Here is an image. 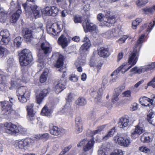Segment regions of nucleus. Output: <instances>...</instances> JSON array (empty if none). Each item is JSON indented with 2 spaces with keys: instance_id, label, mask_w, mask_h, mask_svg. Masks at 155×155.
<instances>
[{
  "instance_id": "1",
  "label": "nucleus",
  "mask_w": 155,
  "mask_h": 155,
  "mask_svg": "<svg viewBox=\"0 0 155 155\" xmlns=\"http://www.w3.org/2000/svg\"><path fill=\"white\" fill-rule=\"evenodd\" d=\"M139 56V53L137 52L136 49H134L129 56L127 63H124L122 64L115 71H114L111 74L110 76H115L113 79H110L109 82L112 83L115 81L117 79L116 75L121 70L122 73H124L128 71L132 66H134L136 63Z\"/></svg>"
},
{
  "instance_id": "2",
  "label": "nucleus",
  "mask_w": 155,
  "mask_h": 155,
  "mask_svg": "<svg viewBox=\"0 0 155 155\" xmlns=\"http://www.w3.org/2000/svg\"><path fill=\"white\" fill-rule=\"evenodd\" d=\"M110 13V12L109 11L107 14L104 17L102 14H99L98 15L97 18V20L101 22L100 24V25L109 27L116 22V18L114 16H112L111 17H108Z\"/></svg>"
},
{
  "instance_id": "3",
  "label": "nucleus",
  "mask_w": 155,
  "mask_h": 155,
  "mask_svg": "<svg viewBox=\"0 0 155 155\" xmlns=\"http://www.w3.org/2000/svg\"><path fill=\"white\" fill-rule=\"evenodd\" d=\"M19 61L21 66H26L32 61L31 53L28 49H24L20 54Z\"/></svg>"
},
{
  "instance_id": "4",
  "label": "nucleus",
  "mask_w": 155,
  "mask_h": 155,
  "mask_svg": "<svg viewBox=\"0 0 155 155\" xmlns=\"http://www.w3.org/2000/svg\"><path fill=\"white\" fill-rule=\"evenodd\" d=\"M114 140L116 143L124 147H128L131 143L130 138L126 134H117L114 137Z\"/></svg>"
},
{
  "instance_id": "5",
  "label": "nucleus",
  "mask_w": 155,
  "mask_h": 155,
  "mask_svg": "<svg viewBox=\"0 0 155 155\" xmlns=\"http://www.w3.org/2000/svg\"><path fill=\"white\" fill-rule=\"evenodd\" d=\"M22 5L26 13L33 12L35 18L40 17L42 14V10L36 5H28L26 2L23 4Z\"/></svg>"
},
{
  "instance_id": "6",
  "label": "nucleus",
  "mask_w": 155,
  "mask_h": 155,
  "mask_svg": "<svg viewBox=\"0 0 155 155\" xmlns=\"http://www.w3.org/2000/svg\"><path fill=\"white\" fill-rule=\"evenodd\" d=\"M17 94L18 100L21 103L26 102L30 95L29 91L27 90L26 87L24 86L18 87Z\"/></svg>"
},
{
  "instance_id": "7",
  "label": "nucleus",
  "mask_w": 155,
  "mask_h": 155,
  "mask_svg": "<svg viewBox=\"0 0 155 155\" xmlns=\"http://www.w3.org/2000/svg\"><path fill=\"white\" fill-rule=\"evenodd\" d=\"M83 26L85 32L89 31L92 33L97 34L98 33V31L96 26L91 23L89 20L86 19Z\"/></svg>"
},
{
  "instance_id": "8",
  "label": "nucleus",
  "mask_w": 155,
  "mask_h": 155,
  "mask_svg": "<svg viewBox=\"0 0 155 155\" xmlns=\"http://www.w3.org/2000/svg\"><path fill=\"white\" fill-rule=\"evenodd\" d=\"M2 108V113L5 115L9 114L12 110V105L8 101H4L0 102V108Z\"/></svg>"
},
{
  "instance_id": "9",
  "label": "nucleus",
  "mask_w": 155,
  "mask_h": 155,
  "mask_svg": "<svg viewBox=\"0 0 155 155\" xmlns=\"http://www.w3.org/2000/svg\"><path fill=\"white\" fill-rule=\"evenodd\" d=\"M10 33L7 30H2L0 32V44L6 45L10 41Z\"/></svg>"
},
{
  "instance_id": "10",
  "label": "nucleus",
  "mask_w": 155,
  "mask_h": 155,
  "mask_svg": "<svg viewBox=\"0 0 155 155\" xmlns=\"http://www.w3.org/2000/svg\"><path fill=\"white\" fill-rule=\"evenodd\" d=\"M94 143V140L93 139H91L90 141L84 139L78 144V147H81L82 146H84V151H87L92 148Z\"/></svg>"
},
{
  "instance_id": "11",
  "label": "nucleus",
  "mask_w": 155,
  "mask_h": 155,
  "mask_svg": "<svg viewBox=\"0 0 155 155\" xmlns=\"http://www.w3.org/2000/svg\"><path fill=\"white\" fill-rule=\"evenodd\" d=\"M6 133L12 135L17 134L18 127L11 123H7L4 125Z\"/></svg>"
},
{
  "instance_id": "12",
  "label": "nucleus",
  "mask_w": 155,
  "mask_h": 155,
  "mask_svg": "<svg viewBox=\"0 0 155 155\" xmlns=\"http://www.w3.org/2000/svg\"><path fill=\"white\" fill-rule=\"evenodd\" d=\"M50 91V89H45L41 90L40 92L36 94V100L37 103L40 104L44 98L46 97Z\"/></svg>"
},
{
  "instance_id": "13",
  "label": "nucleus",
  "mask_w": 155,
  "mask_h": 155,
  "mask_svg": "<svg viewBox=\"0 0 155 155\" xmlns=\"http://www.w3.org/2000/svg\"><path fill=\"white\" fill-rule=\"evenodd\" d=\"M40 49L45 55H48L52 51V48L51 45L47 42H44L41 43L40 45Z\"/></svg>"
},
{
  "instance_id": "14",
  "label": "nucleus",
  "mask_w": 155,
  "mask_h": 155,
  "mask_svg": "<svg viewBox=\"0 0 155 155\" xmlns=\"http://www.w3.org/2000/svg\"><path fill=\"white\" fill-rule=\"evenodd\" d=\"M144 130L142 127H140L139 125L136 126L135 128L131 131V136L133 139L137 138L139 135L143 133Z\"/></svg>"
},
{
  "instance_id": "15",
  "label": "nucleus",
  "mask_w": 155,
  "mask_h": 155,
  "mask_svg": "<svg viewBox=\"0 0 155 155\" xmlns=\"http://www.w3.org/2000/svg\"><path fill=\"white\" fill-rule=\"evenodd\" d=\"M82 41L84 43L81 47L80 49L85 51H87L91 45V42L89 39V36L86 35L82 40Z\"/></svg>"
},
{
  "instance_id": "16",
  "label": "nucleus",
  "mask_w": 155,
  "mask_h": 155,
  "mask_svg": "<svg viewBox=\"0 0 155 155\" xmlns=\"http://www.w3.org/2000/svg\"><path fill=\"white\" fill-rule=\"evenodd\" d=\"M16 8V9H17L16 12L14 13L12 16L11 22L12 23H15L17 21L21 13L20 5L19 4H17Z\"/></svg>"
},
{
  "instance_id": "17",
  "label": "nucleus",
  "mask_w": 155,
  "mask_h": 155,
  "mask_svg": "<svg viewBox=\"0 0 155 155\" xmlns=\"http://www.w3.org/2000/svg\"><path fill=\"white\" fill-rule=\"evenodd\" d=\"M104 90V88L103 89L102 87L97 90L94 89L91 93V95L93 97L97 99V101H99L101 99Z\"/></svg>"
},
{
  "instance_id": "18",
  "label": "nucleus",
  "mask_w": 155,
  "mask_h": 155,
  "mask_svg": "<svg viewBox=\"0 0 155 155\" xmlns=\"http://www.w3.org/2000/svg\"><path fill=\"white\" fill-rule=\"evenodd\" d=\"M140 103L145 106H148L150 107L152 106L153 100L146 97H143L140 98L139 100Z\"/></svg>"
},
{
  "instance_id": "19",
  "label": "nucleus",
  "mask_w": 155,
  "mask_h": 155,
  "mask_svg": "<svg viewBox=\"0 0 155 155\" xmlns=\"http://www.w3.org/2000/svg\"><path fill=\"white\" fill-rule=\"evenodd\" d=\"M21 81H24V79L23 78L21 79L19 78H18L16 77H15V78H13L11 81V86L9 87V89L12 90L18 87L20 84V82Z\"/></svg>"
},
{
  "instance_id": "20",
  "label": "nucleus",
  "mask_w": 155,
  "mask_h": 155,
  "mask_svg": "<svg viewBox=\"0 0 155 155\" xmlns=\"http://www.w3.org/2000/svg\"><path fill=\"white\" fill-rule=\"evenodd\" d=\"M52 124H49L50 132L52 135L58 136L62 132V130L58 128L56 126H53Z\"/></svg>"
},
{
  "instance_id": "21",
  "label": "nucleus",
  "mask_w": 155,
  "mask_h": 155,
  "mask_svg": "<svg viewBox=\"0 0 155 155\" xmlns=\"http://www.w3.org/2000/svg\"><path fill=\"white\" fill-rule=\"evenodd\" d=\"M109 50V49L107 48H101L98 50V54L101 57H107L110 55Z\"/></svg>"
},
{
  "instance_id": "22",
  "label": "nucleus",
  "mask_w": 155,
  "mask_h": 155,
  "mask_svg": "<svg viewBox=\"0 0 155 155\" xmlns=\"http://www.w3.org/2000/svg\"><path fill=\"white\" fill-rule=\"evenodd\" d=\"M15 66L16 64L13 58H10L8 59L6 69L7 71L11 72L15 69Z\"/></svg>"
},
{
  "instance_id": "23",
  "label": "nucleus",
  "mask_w": 155,
  "mask_h": 155,
  "mask_svg": "<svg viewBox=\"0 0 155 155\" xmlns=\"http://www.w3.org/2000/svg\"><path fill=\"white\" fill-rule=\"evenodd\" d=\"M24 31V38L27 42H30L33 38L32 36V31L28 28L25 29Z\"/></svg>"
},
{
  "instance_id": "24",
  "label": "nucleus",
  "mask_w": 155,
  "mask_h": 155,
  "mask_svg": "<svg viewBox=\"0 0 155 155\" xmlns=\"http://www.w3.org/2000/svg\"><path fill=\"white\" fill-rule=\"evenodd\" d=\"M33 107V104H29L27 106V110L28 114L30 118V120L32 121L34 120V117L35 112L33 111L32 108Z\"/></svg>"
},
{
  "instance_id": "25",
  "label": "nucleus",
  "mask_w": 155,
  "mask_h": 155,
  "mask_svg": "<svg viewBox=\"0 0 155 155\" xmlns=\"http://www.w3.org/2000/svg\"><path fill=\"white\" fill-rule=\"evenodd\" d=\"M58 41V44L61 45L63 48L67 46L68 45V40L63 35L59 37Z\"/></svg>"
},
{
  "instance_id": "26",
  "label": "nucleus",
  "mask_w": 155,
  "mask_h": 155,
  "mask_svg": "<svg viewBox=\"0 0 155 155\" xmlns=\"http://www.w3.org/2000/svg\"><path fill=\"white\" fill-rule=\"evenodd\" d=\"M61 112L68 115H71L72 114V111L71 109L70 103H66L64 107L61 110Z\"/></svg>"
},
{
  "instance_id": "27",
  "label": "nucleus",
  "mask_w": 155,
  "mask_h": 155,
  "mask_svg": "<svg viewBox=\"0 0 155 155\" xmlns=\"http://www.w3.org/2000/svg\"><path fill=\"white\" fill-rule=\"evenodd\" d=\"M129 123V120L127 117H123L120 120L118 126L120 128H123L128 125Z\"/></svg>"
},
{
  "instance_id": "28",
  "label": "nucleus",
  "mask_w": 155,
  "mask_h": 155,
  "mask_svg": "<svg viewBox=\"0 0 155 155\" xmlns=\"http://www.w3.org/2000/svg\"><path fill=\"white\" fill-rule=\"evenodd\" d=\"M58 56V57L55 64V66L58 68L61 67L63 64V56L62 55H59L58 54H54L52 55V57L54 58Z\"/></svg>"
},
{
  "instance_id": "29",
  "label": "nucleus",
  "mask_w": 155,
  "mask_h": 155,
  "mask_svg": "<svg viewBox=\"0 0 155 155\" xmlns=\"http://www.w3.org/2000/svg\"><path fill=\"white\" fill-rule=\"evenodd\" d=\"M65 88V86L63 83L59 82L56 84L54 88V90L56 93L58 94L62 91Z\"/></svg>"
},
{
  "instance_id": "30",
  "label": "nucleus",
  "mask_w": 155,
  "mask_h": 155,
  "mask_svg": "<svg viewBox=\"0 0 155 155\" xmlns=\"http://www.w3.org/2000/svg\"><path fill=\"white\" fill-rule=\"evenodd\" d=\"M121 92V91L119 88H117L115 90V92L112 98V102L114 104L116 103L119 100V96Z\"/></svg>"
},
{
  "instance_id": "31",
  "label": "nucleus",
  "mask_w": 155,
  "mask_h": 155,
  "mask_svg": "<svg viewBox=\"0 0 155 155\" xmlns=\"http://www.w3.org/2000/svg\"><path fill=\"white\" fill-rule=\"evenodd\" d=\"M29 143V141L27 139H22L17 142V145L18 148L21 149H23L27 146Z\"/></svg>"
},
{
  "instance_id": "32",
  "label": "nucleus",
  "mask_w": 155,
  "mask_h": 155,
  "mask_svg": "<svg viewBox=\"0 0 155 155\" xmlns=\"http://www.w3.org/2000/svg\"><path fill=\"white\" fill-rule=\"evenodd\" d=\"M7 12L2 8L0 7V22H3L5 20Z\"/></svg>"
},
{
  "instance_id": "33",
  "label": "nucleus",
  "mask_w": 155,
  "mask_h": 155,
  "mask_svg": "<svg viewBox=\"0 0 155 155\" xmlns=\"http://www.w3.org/2000/svg\"><path fill=\"white\" fill-rule=\"evenodd\" d=\"M57 27L56 25L52 24L51 26H48L47 28V32L50 34H51L54 35H56L57 34L56 30H55L54 27Z\"/></svg>"
},
{
  "instance_id": "34",
  "label": "nucleus",
  "mask_w": 155,
  "mask_h": 155,
  "mask_svg": "<svg viewBox=\"0 0 155 155\" xmlns=\"http://www.w3.org/2000/svg\"><path fill=\"white\" fill-rule=\"evenodd\" d=\"M139 150L145 153H148V155H154V152L145 146H142L139 148Z\"/></svg>"
},
{
  "instance_id": "35",
  "label": "nucleus",
  "mask_w": 155,
  "mask_h": 155,
  "mask_svg": "<svg viewBox=\"0 0 155 155\" xmlns=\"http://www.w3.org/2000/svg\"><path fill=\"white\" fill-rule=\"evenodd\" d=\"M51 110L48 108L46 106H45L42 108L41 114L42 115L49 117L51 115Z\"/></svg>"
},
{
  "instance_id": "36",
  "label": "nucleus",
  "mask_w": 155,
  "mask_h": 155,
  "mask_svg": "<svg viewBox=\"0 0 155 155\" xmlns=\"http://www.w3.org/2000/svg\"><path fill=\"white\" fill-rule=\"evenodd\" d=\"M85 63V58L84 57L80 56L77 60L75 64L76 67H78V66L83 65Z\"/></svg>"
},
{
  "instance_id": "37",
  "label": "nucleus",
  "mask_w": 155,
  "mask_h": 155,
  "mask_svg": "<svg viewBox=\"0 0 155 155\" xmlns=\"http://www.w3.org/2000/svg\"><path fill=\"white\" fill-rule=\"evenodd\" d=\"M48 73V69H45L40 77V81L41 83H43L46 81Z\"/></svg>"
},
{
  "instance_id": "38",
  "label": "nucleus",
  "mask_w": 155,
  "mask_h": 155,
  "mask_svg": "<svg viewBox=\"0 0 155 155\" xmlns=\"http://www.w3.org/2000/svg\"><path fill=\"white\" fill-rule=\"evenodd\" d=\"M155 114L153 112H150L147 115V119L148 121L150 124L153 125H155Z\"/></svg>"
},
{
  "instance_id": "39",
  "label": "nucleus",
  "mask_w": 155,
  "mask_h": 155,
  "mask_svg": "<svg viewBox=\"0 0 155 155\" xmlns=\"http://www.w3.org/2000/svg\"><path fill=\"white\" fill-rule=\"evenodd\" d=\"M87 103L86 99L83 97L79 98L75 101L76 104L78 106H83Z\"/></svg>"
},
{
  "instance_id": "40",
  "label": "nucleus",
  "mask_w": 155,
  "mask_h": 155,
  "mask_svg": "<svg viewBox=\"0 0 155 155\" xmlns=\"http://www.w3.org/2000/svg\"><path fill=\"white\" fill-rule=\"evenodd\" d=\"M9 53L8 51L6 48L0 46V58L6 56Z\"/></svg>"
},
{
  "instance_id": "41",
  "label": "nucleus",
  "mask_w": 155,
  "mask_h": 155,
  "mask_svg": "<svg viewBox=\"0 0 155 155\" xmlns=\"http://www.w3.org/2000/svg\"><path fill=\"white\" fill-rule=\"evenodd\" d=\"M14 41L15 46L18 48L21 46L22 41L21 38L20 37H17L15 39Z\"/></svg>"
},
{
  "instance_id": "42",
  "label": "nucleus",
  "mask_w": 155,
  "mask_h": 155,
  "mask_svg": "<svg viewBox=\"0 0 155 155\" xmlns=\"http://www.w3.org/2000/svg\"><path fill=\"white\" fill-rule=\"evenodd\" d=\"M108 148L103 146L98 151V155H107V150Z\"/></svg>"
},
{
  "instance_id": "43",
  "label": "nucleus",
  "mask_w": 155,
  "mask_h": 155,
  "mask_svg": "<svg viewBox=\"0 0 155 155\" xmlns=\"http://www.w3.org/2000/svg\"><path fill=\"white\" fill-rule=\"evenodd\" d=\"M115 132V128L114 127H113L110 130L107 134L103 137V139L104 140H107L109 137L113 136Z\"/></svg>"
},
{
  "instance_id": "44",
  "label": "nucleus",
  "mask_w": 155,
  "mask_h": 155,
  "mask_svg": "<svg viewBox=\"0 0 155 155\" xmlns=\"http://www.w3.org/2000/svg\"><path fill=\"white\" fill-rule=\"evenodd\" d=\"M146 134L144 133L142 135L140 140L143 143H149L150 141V137L146 136Z\"/></svg>"
},
{
  "instance_id": "45",
  "label": "nucleus",
  "mask_w": 155,
  "mask_h": 155,
  "mask_svg": "<svg viewBox=\"0 0 155 155\" xmlns=\"http://www.w3.org/2000/svg\"><path fill=\"white\" fill-rule=\"evenodd\" d=\"M58 12L59 9L57 7L54 6H52L50 16H56L58 14Z\"/></svg>"
},
{
  "instance_id": "46",
  "label": "nucleus",
  "mask_w": 155,
  "mask_h": 155,
  "mask_svg": "<svg viewBox=\"0 0 155 155\" xmlns=\"http://www.w3.org/2000/svg\"><path fill=\"white\" fill-rule=\"evenodd\" d=\"M141 21L142 19L139 18H137L132 23L133 28L134 29H136L137 28V26Z\"/></svg>"
},
{
  "instance_id": "47",
  "label": "nucleus",
  "mask_w": 155,
  "mask_h": 155,
  "mask_svg": "<svg viewBox=\"0 0 155 155\" xmlns=\"http://www.w3.org/2000/svg\"><path fill=\"white\" fill-rule=\"evenodd\" d=\"M148 0H137L136 1V4L138 7L143 6L148 2Z\"/></svg>"
},
{
  "instance_id": "48",
  "label": "nucleus",
  "mask_w": 155,
  "mask_h": 155,
  "mask_svg": "<svg viewBox=\"0 0 155 155\" xmlns=\"http://www.w3.org/2000/svg\"><path fill=\"white\" fill-rule=\"evenodd\" d=\"M51 7L47 6L43 10V12L46 15L50 16Z\"/></svg>"
},
{
  "instance_id": "49",
  "label": "nucleus",
  "mask_w": 155,
  "mask_h": 155,
  "mask_svg": "<svg viewBox=\"0 0 155 155\" xmlns=\"http://www.w3.org/2000/svg\"><path fill=\"white\" fill-rule=\"evenodd\" d=\"M39 138L45 140H47L49 137V134L48 133L38 134L37 135Z\"/></svg>"
},
{
  "instance_id": "50",
  "label": "nucleus",
  "mask_w": 155,
  "mask_h": 155,
  "mask_svg": "<svg viewBox=\"0 0 155 155\" xmlns=\"http://www.w3.org/2000/svg\"><path fill=\"white\" fill-rule=\"evenodd\" d=\"M17 130L18 131L17 132V134L19 133L22 135H24L26 133V130L25 129L22 127L19 126L17 127Z\"/></svg>"
},
{
  "instance_id": "51",
  "label": "nucleus",
  "mask_w": 155,
  "mask_h": 155,
  "mask_svg": "<svg viewBox=\"0 0 155 155\" xmlns=\"http://www.w3.org/2000/svg\"><path fill=\"white\" fill-rule=\"evenodd\" d=\"M6 77L2 74H0V85H4L6 82Z\"/></svg>"
},
{
  "instance_id": "52",
  "label": "nucleus",
  "mask_w": 155,
  "mask_h": 155,
  "mask_svg": "<svg viewBox=\"0 0 155 155\" xmlns=\"http://www.w3.org/2000/svg\"><path fill=\"white\" fill-rule=\"evenodd\" d=\"M136 73L140 74L142 72L146 71V69L145 66L141 67H137Z\"/></svg>"
},
{
  "instance_id": "53",
  "label": "nucleus",
  "mask_w": 155,
  "mask_h": 155,
  "mask_svg": "<svg viewBox=\"0 0 155 155\" xmlns=\"http://www.w3.org/2000/svg\"><path fill=\"white\" fill-rule=\"evenodd\" d=\"M105 126V125H103L98 127L97 130H94L92 131V134H93L94 135H95L99 133L104 128Z\"/></svg>"
},
{
  "instance_id": "54",
  "label": "nucleus",
  "mask_w": 155,
  "mask_h": 155,
  "mask_svg": "<svg viewBox=\"0 0 155 155\" xmlns=\"http://www.w3.org/2000/svg\"><path fill=\"white\" fill-rule=\"evenodd\" d=\"M123 152L121 150L117 149L112 152L110 155H123Z\"/></svg>"
},
{
  "instance_id": "55",
  "label": "nucleus",
  "mask_w": 155,
  "mask_h": 155,
  "mask_svg": "<svg viewBox=\"0 0 155 155\" xmlns=\"http://www.w3.org/2000/svg\"><path fill=\"white\" fill-rule=\"evenodd\" d=\"M145 67L146 69V71L152 70L155 68V62L151 64L150 65L145 66Z\"/></svg>"
},
{
  "instance_id": "56",
  "label": "nucleus",
  "mask_w": 155,
  "mask_h": 155,
  "mask_svg": "<svg viewBox=\"0 0 155 155\" xmlns=\"http://www.w3.org/2000/svg\"><path fill=\"white\" fill-rule=\"evenodd\" d=\"M128 37L127 35H124L121 38L119 39L117 41L119 44L124 43L125 42Z\"/></svg>"
},
{
  "instance_id": "57",
  "label": "nucleus",
  "mask_w": 155,
  "mask_h": 155,
  "mask_svg": "<svg viewBox=\"0 0 155 155\" xmlns=\"http://www.w3.org/2000/svg\"><path fill=\"white\" fill-rule=\"evenodd\" d=\"M38 61L39 63V64H38L39 66H40L42 68L43 67H44V60L43 59H41V55L38 54Z\"/></svg>"
},
{
  "instance_id": "58",
  "label": "nucleus",
  "mask_w": 155,
  "mask_h": 155,
  "mask_svg": "<svg viewBox=\"0 0 155 155\" xmlns=\"http://www.w3.org/2000/svg\"><path fill=\"white\" fill-rule=\"evenodd\" d=\"M74 21L75 23H80L82 21L81 17L75 16L74 18Z\"/></svg>"
},
{
  "instance_id": "59",
  "label": "nucleus",
  "mask_w": 155,
  "mask_h": 155,
  "mask_svg": "<svg viewBox=\"0 0 155 155\" xmlns=\"http://www.w3.org/2000/svg\"><path fill=\"white\" fill-rule=\"evenodd\" d=\"M111 34L114 37H117V36L119 35V34H118V30L117 29L116 30L115 29H112L110 30Z\"/></svg>"
},
{
  "instance_id": "60",
  "label": "nucleus",
  "mask_w": 155,
  "mask_h": 155,
  "mask_svg": "<svg viewBox=\"0 0 155 155\" xmlns=\"http://www.w3.org/2000/svg\"><path fill=\"white\" fill-rule=\"evenodd\" d=\"M122 94L123 97H130L131 94V92L130 90H127L123 92Z\"/></svg>"
},
{
  "instance_id": "61",
  "label": "nucleus",
  "mask_w": 155,
  "mask_h": 155,
  "mask_svg": "<svg viewBox=\"0 0 155 155\" xmlns=\"http://www.w3.org/2000/svg\"><path fill=\"white\" fill-rule=\"evenodd\" d=\"M53 24L56 25L57 27H54V28L55 30H56V32L57 35L58 33L60 32L61 31L62 29V26H61L58 24L54 23Z\"/></svg>"
},
{
  "instance_id": "62",
  "label": "nucleus",
  "mask_w": 155,
  "mask_h": 155,
  "mask_svg": "<svg viewBox=\"0 0 155 155\" xmlns=\"http://www.w3.org/2000/svg\"><path fill=\"white\" fill-rule=\"evenodd\" d=\"M76 125H82V120L81 117H77L75 120Z\"/></svg>"
},
{
  "instance_id": "63",
  "label": "nucleus",
  "mask_w": 155,
  "mask_h": 155,
  "mask_svg": "<svg viewBox=\"0 0 155 155\" xmlns=\"http://www.w3.org/2000/svg\"><path fill=\"white\" fill-rule=\"evenodd\" d=\"M69 80L74 82L77 81L78 80V78L75 74H72L69 78Z\"/></svg>"
},
{
  "instance_id": "64",
  "label": "nucleus",
  "mask_w": 155,
  "mask_h": 155,
  "mask_svg": "<svg viewBox=\"0 0 155 155\" xmlns=\"http://www.w3.org/2000/svg\"><path fill=\"white\" fill-rule=\"evenodd\" d=\"M148 85L155 88V78L153 79L148 84Z\"/></svg>"
}]
</instances>
